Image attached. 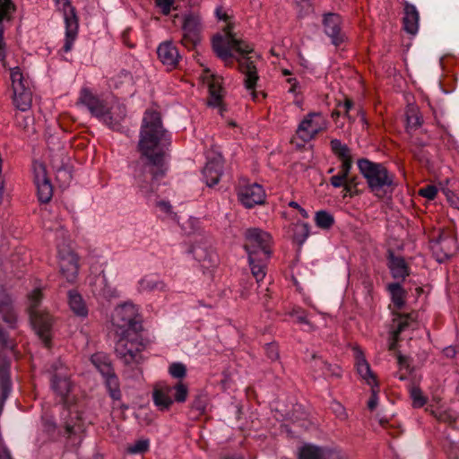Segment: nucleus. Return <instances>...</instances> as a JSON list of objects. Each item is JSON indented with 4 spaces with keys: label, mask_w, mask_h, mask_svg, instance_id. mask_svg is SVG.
<instances>
[{
    "label": "nucleus",
    "mask_w": 459,
    "mask_h": 459,
    "mask_svg": "<svg viewBox=\"0 0 459 459\" xmlns=\"http://www.w3.org/2000/svg\"><path fill=\"white\" fill-rule=\"evenodd\" d=\"M430 249L437 261L442 263L456 253V239L451 233L442 232L437 238L430 241Z\"/></svg>",
    "instance_id": "obj_14"
},
{
    "label": "nucleus",
    "mask_w": 459,
    "mask_h": 459,
    "mask_svg": "<svg viewBox=\"0 0 459 459\" xmlns=\"http://www.w3.org/2000/svg\"><path fill=\"white\" fill-rule=\"evenodd\" d=\"M333 452L315 446H304L299 454V459H332Z\"/></svg>",
    "instance_id": "obj_28"
},
{
    "label": "nucleus",
    "mask_w": 459,
    "mask_h": 459,
    "mask_svg": "<svg viewBox=\"0 0 459 459\" xmlns=\"http://www.w3.org/2000/svg\"><path fill=\"white\" fill-rule=\"evenodd\" d=\"M149 440L147 439H140L135 441L133 445H130L126 451L129 454L135 455V454H143L148 451L149 449Z\"/></svg>",
    "instance_id": "obj_45"
},
{
    "label": "nucleus",
    "mask_w": 459,
    "mask_h": 459,
    "mask_svg": "<svg viewBox=\"0 0 459 459\" xmlns=\"http://www.w3.org/2000/svg\"><path fill=\"white\" fill-rule=\"evenodd\" d=\"M322 23L325 33L331 39L332 43L338 47L346 39V35L342 31V18L338 13H328L323 15Z\"/></svg>",
    "instance_id": "obj_15"
},
{
    "label": "nucleus",
    "mask_w": 459,
    "mask_h": 459,
    "mask_svg": "<svg viewBox=\"0 0 459 459\" xmlns=\"http://www.w3.org/2000/svg\"><path fill=\"white\" fill-rule=\"evenodd\" d=\"M59 266L62 275L69 282L75 281L78 275V258L73 252H59Z\"/></svg>",
    "instance_id": "obj_19"
},
{
    "label": "nucleus",
    "mask_w": 459,
    "mask_h": 459,
    "mask_svg": "<svg viewBox=\"0 0 459 459\" xmlns=\"http://www.w3.org/2000/svg\"><path fill=\"white\" fill-rule=\"evenodd\" d=\"M269 259H261V256L254 257L248 256V262L251 268V272L253 276L255 278L256 281L259 282L262 281L265 274L266 263Z\"/></svg>",
    "instance_id": "obj_32"
},
{
    "label": "nucleus",
    "mask_w": 459,
    "mask_h": 459,
    "mask_svg": "<svg viewBox=\"0 0 459 459\" xmlns=\"http://www.w3.org/2000/svg\"><path fill=\"white\" fill-rule=\"evenodd\" d=\"M353 105H354V104H353V101H352L351 100H350V99H346V100H345V101H344V103L342 104V107H343V108H344L345 116H346L349 119H351V117H350V115H349V112H350V110L352 108Z\"/></svg>",
    "instance_id": "obj_57"
},
{
    "label": "nucleus",
    "mask_w": 459,
    "mask_h": 459,
    "mask_svg": "<svg viewBox=\"0 0 459 459\" xmlns=\"http://www.w3.org/2000/svg\"><path fill=\"white\" fill-rule=\"evenodd\" d=\"M33 172L38 198L41 203H48L53 195V187L47 177L45 166L42 163H34Z\"/></svg>",
    "instance_id": "obj_16"
},
{
    "label": "nucleus",
    "mask_w": 459,
    "mask_h": 459,
    "mask_svg": "<svg viewBox=\"0 0 459 459\" xmlns=\"http://www.w3.org/2000/svg\"><path fill=\"white\" fill-rule=\"evenodd\" d=\"M407 131L411 133L418 129L422 124V117L419 108L415 106H409L406 109Z\"/></svg>",
    "instance_id": "obj_33"
},
{
    "label": "nucleus",
    "mask_w": 459,
    "mask_h": 459,
    "mask_svg": "<svg viewBox=\"0 0 459 459\" xmlns=\"http://www.w3.org/2000/svg\"><path fill=\"white\" fill-rule=\"evenodd\" d=\"M208 87L210 97L208 99L207 104L210 107L218 108L220 114L222 115L224 111V107L222 103L223 89L221 85L220 79L212 75L211 81L208 83Z\"/></svg>",
    "instance_id": "obj_24"
},
{
    "label": "nucleus",
    "mask_w": 459,
    "mask_h": 459,
    "mask_svg": "<svg viewBox=\"0 0 459 459\" xmlns=\"http://www.w3.org/2000/svg\"><path fill=\"white\" fill-rule=\"evenodd\" d=\"M387 289L392 296V301L394 306L401 309L405 304V290L398 282L388 284Z\"/></svg>",
    "instance_id": "obj_36"
},
{
    "label": "nucleus",
    "mask_w": 459,
    "mask_h": 459,
    "mask_svg": "<svg viewBox=\"0 0 459 459\" xmlns=\"http://www.w3.org/2000/svg\"><path fill=\"white\" fill-rule=\"evenodd\" d=\"M324 366H325V374H335L338 376L337 373H335L333 368H332V365L326 363V362H324Z\"/></svg>",
    "instance_id": "obj_61"
},
{
    "label": "nucleus",
    "mask_w": 459,
    "mask_h": 459,
    "mask_svg": "<svg viewBox=\"0 0 459 459\" xmlns=\"http://www.w3.org/2000/svg\"><path fill=\"white\" fill-rule=\"evenodd\" d=\"M358 116L359 117L360 121L362 122V124H364V125L368 124L365 113H364V111L362 109H359L358 110Z\"/></svg>",
    "instance_id": "obj_63"
},
{
    "label": "nucleus",
    "mask_w": 459,
    "mask_h": 459,
    "mask_svg": "<svg viewBox=\"0 0 459 459\" xmlns=\"http://www.w3.org/2000/svg\"><path fill=\"white\" fill-rule=\"evenodd\" d=\"M12 459L6 449H0V459Z\"/></svg>",
    "instance_id": "obj_64"
},
{
    "label": "nucleus",
    "mask_w": 459,
    "mask_h": 459,
    "mask_svg": "<svg viewBox=\"0 0 459 459\" xmlns=\"http://www.w3.org/2000/svg\"><path fill=\"white\" fill-rule=\"evenodd\" d=\"M389 268L394 279L404 280L410 273L407 264L402 257L392 256Z\"/></svg>",
    "instance_id": "obj_31"
},
{
    "label": "nucleus",
    "mask_w": 459,
    "mask_h": 459,
    "mask_svg": "<svg viewBox=\"0 0 459 459\" xmlns=\"http://www.w3.org/2000/svg\"><path fill=\"white\" fill-rule=\"evenodd\" d=\"M188 395V387L183 382L177 383L174 386L158 385L155 386L152 398L154 404L160 411H168L174 402L184 403Z\"/></svg>",
    "instance_id": "obj_8"
},
{
    "label": "nucleus",
    "mask_w": 459,
    "mask_h": 459,
    "mask_svg": "<svg viewBox=\"0 0 459 459\" xmlns=\"http://www.w3.org/2000/svg\"><path fill=\"white\" fill-rule=\"evenodd\" d=\"M11 81L13 91V102L17 109L28 111L32 104V92L30 88V81L25 78L19 67L11 69Z\"/></svg>",
    "instance_id": "obj_10"
},
{
    "label": "nucleus",
    "mask_w": 459,
    "mask_h": 459,
    "mask_svg": "<svg viewBox=\"0 0 459 459\" xmlns=\"http://www.w3.org/2000/svg\"><path fill=\"white\" fill-rule=\"evenodd\" d=\"M326 128L327 121L325 117L319 112H311L299 123L296 134L303 142H309Z\"/></svg>",
    "instance_id": "obj_12"
},
{
    "label": "nucleus",
    "mask_w": 459,
    "mask_h": 459,
    "mask_svg": "<svg viewBox=\"0 0 459 459\" xmlns=\"http://www.w3.org/2000/svg\"><path fill=\"white\" fill-rule=\"evenodd\" d=\"M13 8L11 0H0V62L5 67L6 44L4 39V21L9 19Z\"/></svg>",
    "instance_id": "obj_22"
},
{
    "label": "nucleus",
    "mask_w": 459,
    "mask_h": 459,
    "mask_svg": "<svg viewBox=\"0 0 459 459\" xmlns=\"http://www.w3.org/2000/svg\"><path fill=\"white\" fill-rule=\"evenodd\" d=\"M77 104L86 106L90 112L97 117H102L108 112L104 103L86 87L81 90Z\"/></svg>",
    "instance_id": "obj_18"
},
{
    "label": "nucleus",
    "mask_w": 459,
    "mask_h": 459,
    "mask_svg": "<svg viewBox=\"0 0 459 459\" xmlns=\"http://www.w3.org/2000/svg\"><path fill=\"white\" fill-rule=\"evenodd\" d=\"M226 37L217 35L212 39V48L216 55L223 61L227 62L231 56V50H236L239 56L237 58L238 63L239 70L244 74V85L247 91L251 92V96L254 101L259 100V95L263 99L266 97L264 92H256L255 88L259 79L256 70V61L259 59L250 46L246 41L238 39L231 33L230 27L227 26Z\"/></svg>",
    "instance_id": "obj_2"
},
{
    "label": "nucleus",
    "mask_w": 459,
    "mask_h": 459,
    "mask_svg": "<svg viewBox=\"0 0 459 459\" xmlns=\"http://www.w3.org/2000/svg\"><path fill=\"white\" fill-rule=\"evenodd\" d=\"M315 221L317 227L328 230L333 226L334 219L328 212L318 211L316 213Z\"/></svg>",
    "instance_id": "obj_41"
},
{
    "label": "nucleus",
    "mask_w": 459,
    "mask_h": 459,
    "mask_svg": "<svg viewBox=\"0 0 459 459\" xmlns=\"http://www.w3.org/2000/svg\"><path fill=\"white\" fill-rule=\"evenodd\" d=\"M265 353L268 359L271 360H276L279 359V348L275 343H268L265 345Z\"/></svg>",
    "instance_id": "obj_55"
},
{
    "label": "nucleus",
    "mask_w": 459,
    "mask_h": 459,
    "mask_svg": "<svg viewBox=\"0 0 459 459\" xmlns=\"http://www.w3.org/2000/svg\"><path fill=\"white\" fill-rule=\"evenodd\" d=\"M411 315H398L397 317L394 319V326L395 327L393 332L392 335L394 342L398 341L399 334L405 331L411 321Z\"/></svg>",
    "instance_id": "obj_37"
},
{
    "label": "nucleus",
    "mask_w": 459,
    "mask_h": 459,
    "mask_svg": "<svg viewBox=\"0 0 459 459\" xmlns=\"http://www.w3.org/2000/svg\"><path fill=\"white\" fill-rule=\"evenodd\" d=\"M140 288L142 290H164L166 289V285L163 281H158L157 279L145 277L141 280Z\"/></svg>",
    "instance_id": "obj_42"
},
{
    "label": "nucleus",
    "mask_w": 459,
    "mask_h": 459,
    "mask_svg": "<svg viewBox=\"0 0 459 459\" xmlns=\"http://www.w3.org/2000/svg\"><path fill=\"white\" fill-rule=\"evenodd\" d=\"M342 186L344 187V191H345L344 195H346L347 194L351 195V191H352V181L351 180L348 179L344 183V186Z\"/></svg>",
    "instance_id": "obj_59"
},
{
    "label": "nucleus",
    "mask_w": 459,
    "mask_h": 459,
    "mask_svg": "<svg viewBox=\"0 0 459 459\" xmlns=\"http://www.w3.org/2000/svg\"><path fill=\"white\" fill-rule=\"evenodd\" d=\"M51 389L64 404L69 403V396L74 385L71 381L72 373L69 368L60 359L54 361L49 368Z\"/></svg>",
    "instance_id": "obj_7"
},
{
    "label": "nucleus",
    "mask_w": 459,
    "mask_h": 459,
    "mask_svg": "<svg viewBox=\"0 0 459 459\" xmlns=\"http://www.w3.org/2000/svg\"><path fill=\"white\" fill-rule=\"evenodd\" d=\"M112 325L117 336L140 333L143 325L138 308L132 303L118 306L112 315Z\"/></svg>",
    "instance_id": "obj_5"
},
{
    "label": "nucleus",
    "mask_w": 459,
    "mask_h": 459,
    "mask_svg": "<svg viewBox=\"0 0 459 459\" xmlns=\"http://www.w3.org/2000/svg\"><path fill=\"white\" fill-rule=\"evenodd\" d=\"M81 433H82L81 426H79V425H71L69 423H67L65 425V434L67 435L68 438H73V437H78V441L81 442V440H82Z\"/></svg>",
    "instance_id": "obj_49"
},
{
    "label": "nucleus",
    "mask_w": 459,
    "mask_h": 459,
    "mask_svg": "<svg viewBox=\"0 0 459 459\" xmlns=\"http://www.w3.org/2000/svg\"><path fill=\"white\" fill-rule=\"evenodd\" d=\"M10 364L8 361H3L0 363V401L1 405L8 397L11 391V382L9 377Z\"/></svg>",
    "instance_id": "obj_29"
},
{
    "label": "nucleus",
    "mask_w": 459,
    "mask_h": 459,
    "mask_svg": "<svg viewBox=\"0 0 459 459\" xmlns=\"http://www.w3.org/2000/svg\"><path fill=\"white\" fill-rule=\"evenodd\" d=\"M330 145L332 152L342 161V164H348L351 167L352 160L350 148L338 139H333Z\"/></svg>",
    "instance_id": "obj_30"
},
{
    "label": "nucleus",
    "mask_w": 459,
    "mask_h": 459,
    "mask_svg": "<svg viewBox=\"0 0 459 459\" xmlns=\"http://www.w3.org/2000/svg\"><path fill=\"white\" fill-rule=\"evenodd\" d=\"M157 207L161 212H163L164 213H166L169 216H171V217H175L176 216V214H174L173 212H172V206L169 204V202L159 201V202H157Z\"/></svg>",
    "instance_id": "obj_56"
},
{
    "label": "nucleus",
    "mask_w": 459,
    "mask_h": 459,
    "mask_svg": "<svg viewBox=\"0 0 459 459\" xmlns=\"http://www.w3.org/2000/svg\"><path fill=\"white\" fill-rule=\"evenodd\" d=\"M69 306L73 312L80 316H86L88 309L81 295L74 291H69Z\"/></svg>",
    "instance_id": "obj_34"
},
{
    "label": "nucleus",
    "mask_w": 459,
    "mask_h": 459,
    "mask_svg": "<svg viewBox=\"0 0 459 459\" xmlns=\"http://www.w3.org/2000/svg\"><path fill=\"white\" fill-rule=\"evenodd\" d=\"M351 169V167L348 164H342L338 174L330 178L331 185L334 187H341L344 186V183L348 180V175Z\"/></svg>",
    "instance_id": "obj_39"
},
{
    "label": "nucleus",
    "mask_w": 459,
    "mask_h": 459,
    "mask_svg": "<svg viewBox=\"0 0 459 459\" xmlns=\"http://www.w3.org/2000/svg\"><path fill=\"white\" fill-rule=\"evenodd\" d=\"M244 248L248 256H261V259H269L272 255L271 235L258 228L247 230L245 233Z\"/></svg>",
    "instance_id": "obj_9"
},
{
    "label": "nucleus",
    "mask_w": 459,
    "mask_h": 459,
    "mask_svg": "<svg viewBox=\"0 0 459 459\" xmlns=\"http://www.w3.org/2000/svg\"><path fill=\"white\" fill-rule=\"evenodd\" d=\"M238 196L239 202L246 208L250 209L255 205L263 204L265 201L266 195L261 185L254 183L240 187L238 192Z\"/></svg>",
    "instance_id": "obj_17"
},
{
    "label": "nucleus",
    "mask_w": 459,
    "mask_h": 459,
    "mask_svg": "<svg viewBox=\"0 0 459 459\" xmlns=\"http://www.w3.org/2000/svg\"><path fill=\"white\" fill-rule=\"evenodd\" d=\"M403 29L411 35H415L418 31L419 13L412 4H407L404 7Z\"/></svg>",
    "instance_id": "obj_27"
},
{
    "label": "nucleus",
    "mask_w": 459,
    "mask_h": 459,
    "mask_svg": "<svg viewBox=\"0 0 459 459\" xmlns=\"http://www.w3.org/2000/svg\"><path fill=\"white\" fill-rule=\"evenodd\" d=\"M15 120L17 125L22 127L25 131H29L30 126L33 121V118L30 116H24L22 114H16Z\"/></svg>",
    "instance_id": "obj_50"
},
{
    "label": "nucleus",
    "mask_w": 459,
    "mask_h": 459,
    "mask_svg": "<svg viewBox=\"0 0 459 459\" xmlns=\"http://www.w3.org/2000/svg\"><path fill=\"white\" fill-rule=\"evenodd\" d=\"M216 16L222 21H228L229 15L222 7H217L215 11Z\"/></svg>",
    "instance_id": "obj_58"
},
{
    "label": "nucleus",
    "mask_w": 459,
    "mask_h": 459,
    "mask_svg": "<svg viewBox=\"0 0 459 459\" xmlns=\"http://www.w3.org/2000/svg\"><path fill=\"white\" fill-rule=\"evenodd\" d=\"M104 377L106 379V385L108 389L110 396L114 400H119L121 397L119 383H118V378L115 375L114 371L111 372L109 375L104 376Z\"/></svg>",
    "instance_id": "obj_38"
},
{
    "label": "nucleus",
    "mask_w": 459,
    "mask_h": 459,
    "mask_svg": "<svg viewBox=\"0 0 459 459\" xmlns=\"http://www.w3.org/2000/svg\"><path fill=\"white\" fill-rule=\"evenodd\" d=\"M358 167L368 187L376 195L382 196L384 189L394 185V175L390 174L383 164L360 159L358 160Z\"/></svg>",
    "instance_id": "obj_3"
},
{
    "label": "nucleus",
    "mask_w": 459,
    "mask_h": 459,
    "mask_svg": "<svg viewBox=\"0 0 459 459\" xmlns=\"http://www.w3.org/2000/svg\"><path fill=\"white\" fill-rule=\"evenodd\" d=\"M181 43L188 49L195 48L201 41L202 22L198 14L189 13L183 17Z\"/></svg>",
    "instance_id": "obj_13"
},
{
    "label": "nucleus",
    "mask_w": 459,
    "mask_h": 459,
    "mask_svg": "<svg viewBox=\"0 0 459 459\" xmlns=\"http://www.w3.org/2000/svg\"><path fill=\"white\" fill-rule=\"evenodd\" d=\"M175 0H155L156 5L160 9L164 15L170 13L171 7L173 6Z\"/></svg>",
    "instance_id": "obj_54"
},
{
    "label": "nucleus",
    "mask_w": 459,
    "mask_h": 459,
    "mask_svg": "<svg viewBox=\"0 0 459 459\" xmlns=\"http://www.w3.org/2000/svg\"><path fill=\"white\" fill-rule=\"evenodd\" d=\"M0 315L10 328L15 327L17 321L16 313L14 312L12 299L3 286H0Z\"/></svg>",
    "instance_id": "obj_20"
},
{
    "label": "nucleus",
    "mask_w": 459,
    "mask_h": 459,
    "mask_svg": "<svg viewBox=\"0 0 459 459\" xmlns=\"http://www.w3.org/2000/svg\"><path fill=\"white\" fill-rule=\"evenodd\" d=\"M117 337L115 352L126 365H138L143 361V351L146 349V343L140 333Z\"/></svg>",
    "instance_id": "obj_6"
},
{
    "label": "nucleus",
    "mask_w": 459,
    "mask_h": 459,
    "mask_svg": "<svg viewBox=\"0 0 459 459\" xmlns=\"http://www.w3.org/2000/svg\"><path fill=\"white\" fill-rule=\"evenodd\" d=\"M436 418L442 422L454 424L456 421V417L451 411H442L436 414Z\"/></svg>",
    "instance_id": "obj_51"
},
{
    "label": "nucleus",
    "mask_w": 459,
    "mask_h": 459,
    "mask_svg": "<svg viewBox=\"0 0 459 459\" xmlns=\"http://www.w3.org/2000/svg\"><path fill=\"white\" fill-rule=\"evenodd\" d=\"M379 392L378 384L371 385V396L368 402V408L374 411L377 406V394Z\"/></svg>",
    "instance_id": "obj_53"
},
{
    "label": "nucleus",
    "mask_w": 459,
    "mask_h": 459,
    "mask_svg": "<svg viewBox=\"0 0 459 459\" xmlns=\"http://www.w3.org/2000/svg\"><path fill=\"white\" fill-rule=\"evenodd\" d=\"M157 54L162 64L170 68L176 67L180 58L178 48L171 42L161 43Z\"/></svg>",
    "instance_id": "obj_21"
},
{
    "label": "nucleus",
    "mask_w": 459,
    "mask_h": 459,
    "mask_svg": "<svg viewBox=\"0 0 459 459\" xmlns=\"http://www.w3.org/2000/svg\"><path fill=\"white\" fill-rule=\"evenodd\" d=\"M412 406L414 408H421L427 403V398L423 395L422 391L418 386H412L410 390Z\"/></svg>",
    "instance_id": "obj_44"
},
{
    "label": "nucleus",
    "mask_w": 459,
    "mask_h": 459,
    "mask_svg": "<svg viewBox=\"0 0 459 459\" xmlns=\"http://www.w3.org/2000/svg\"><path fill=\"white\" fill-rule=\"evenodd\" d=\"M55 3L64 13L65 23V42L63 47V50L65 52H69L72 49L73 44L78 34L79 22L76 11L72 5L70 0H55Z\"/></svg>",
    "instance_id": "obj_11"
},
{
    "label": "nucleus",
    "mask_w": 459,
    "mask_h": 459,
    "mask_svg": "<svg viewBox=\"0 0 459 459\" xmlns=\"http://www.w3.org/2000/svg\"><path fill=\"white\" fill-rule=\"evenodd\" d=\"M309 235V226L305 222L295 224L293 238L299 244H303Z\"/></svg>",
    "instance_id": "obj_43"
},
{
    "label": "nucleus",
    "mask_w": 459,
    "mask_h": 459,
    "mask_svg": "<svg viewBox=\"0 0 459 459\" xmlns=\"http://www.w3.org/2000/svg\"><path fill=\"white\" fill-rule=\"evenodd\" d=\"M195 258L202 264L205 269L215 267L218 264V255L210 247L195 246L192 249Z\"/></svg>",
    "instance_id": "obj_23"
},
{
    "label": "nucleus",
    "mask_w": 459,
    "mask_h": 459,
    "mask_svg": "<svg viewBox=\"0 0 459 459\" xmlns=\"http://www.w3.org/2000/svg\"><path fill=\"white\" fill-rule=\"evenodd\" d=\"M169 373L174 378L182 379L186 375V368L183 363L174 362L169 366Z\"/></svg>",
    "instance_id": "obj_46"
},
{
    "label": "nucleus",
    "mask_w": 459,
    "mask_h": 459,
    "mask_svg": "<svg viewBox=\"0 0 459 459\" xmlns=\"http://www.w3.org/2000/svg\"><path fill=\"white\" fill-rule=\"evenodd\" d=\"M437 194V189L435 186H426L419 190V195L429 199L433 200L435 199L436 195Z\"/></svg>",
    "instance_id": "obj_52"
},
{
    "label": "nucleus",
    "mask_w": 459,
    "mask_h": 459,
    "mask_svg": "<svg viewBox=\"0 0 459 459\" xmlns=\"http://www.w3.org/2000/svg\"><path fill=\"white\" fill-rule=\"evenodd\" d=\"M29 313L30 323L39 337L42 340L46 346L49 345L51 337L52 316L39 308L42 299V291L40 289H35L29 296Z\"/></svg>",
    "instance_id": "obj_4"
},
{
    "label": "nucleus",
    "mask_w": 459,
    "mask_h": 459,
    "mask_svg": "<svg viewBox=\"0 0 459 459\" xmlns=\"http://www.w3.org/2000/svg\"><path fill=\"white\" fill-rule=\"evenodd\" d=\"M331 410L335 414V416L341 420H345L348 418V414L346 412L345 408L339 402L333 401L331 403Z\"/></svg>",
    "instance_id": "obj_47"
},
{
    "label": "nucleus",
    "mask_w": 459,
    "mask_h": 459,
    "mask_svg": "<svg viewBox=\"0 0 459 459\" xmlns=\"http://www.w3.org/2000/svg\"><path fill=\"white\" fill-rule=\"evenodd\" d=\"M56 169V178L60 183V186H67L72 179L70 171L64 166L63 162L59 165L52 164Z\"/></svg>",
    "instance_id": "obj_40"
},
{
    "label": "nucleus",
    "mask_w": 459,
    "mask_h": 459,
    "mask_svg": "<svg viewBox=\"0 0 459 459\" xmlns=\"http://www.w3.org/2000/svg\"><path fill=\"white\" fill-rule=\"evenodd\" d=\"M165 142L166 131L160 113L146 111L138 143L141 156L134 169L136 185L145 195L152 193L159 185L158 181L165 175Z\"/></svg>",
    "instance_id": "obj_1"
},
{
    "label": "nucleus",
    "mask_w": 459,
    "mask_h": 459,
    "mask_svg": "<svg viewBox=\"0 0 459 459\" xmlns=\"http://www.w3.org/2000/svg\"><path fill=\"white\" fill-rule=\"evenodd\" d=\"M91 360L103 377L114 371L108 358L103 353L93 354Z\"/></svg>",
    "instance_id": "obj_35"
},
{
    "label": "nucleus",
    "mask_w": 459,
    "mask_h": 459,
    "mask_svg": "<svg viewBox=\"0 0 459 459\" xmlns=\"http://www.w3.org/2000/svg\"><path fill=\"white\" fill-rule=\"evenodd\" d=\"M207 400L206 396L204 394H198L195 396L193 403H192V409L196 410L200 413L204 412L206 409Z\"/></svg>",
    "instance_id": "obj_48"
},
{
    "label": "nucleus",
    "mask_w": 459,
    "mask_h": 459,
    "mask_svg": "<svg viewBox=\"0 0 459 459\" xmlns=\"http://www.w3.org/2000/svg\"><path fill=\"white\" fill-rule=\"evenodd\" d=\"M222 164L219 160L208 161L203 169V176L208 186L216 185L221 178Z\"/></svg>",
    "instance_id": "obj_25"
},
{
    "label": "nucleus",
    "mask_w": 459,
    "mask_h": 459,
    "mask_svg": "<svg viewBox=\"0 0 459 459\" xmlns=\"http://www.w3.org/2000/svg\"><path fill=\"white\" fill-rule=\"evenodd\" d=\"M356 368L359 375L370 385L377 384L376 376L371 371L370 366L366 360L361 351H356Z\"/></svg>",
    "instance_id": "obj_26"
},
{
    "label": "nucleus",
    "mask_w": 459,
    "mask_h": 459,
    "mask_svg": "<svg viewBox=\"0 0 459 459\" xmlns=\"http://www.w3.org/2000/svg\"><path fill=\"white\" fill-rule=\"evenodd\" d=\"M118 76L122 77V78H124V79H126L127 81H131V79H132L131 74L129 72H127V71H125V70L122 71Z\"/></svg>",
    "instance_id": "obj_62"
},
{
    "label": "nucleus",
    "mask_w": 459,
    "mask_h": 459,
    "mask_svg": "<svg viewBox=\"0 0 459 459\" xmlns=\"http://www.w3.org/2000/svg\"><path fill=\"white\" fill-rule=\"evenodd\" d=\"M444 352H445L446 356H447V357H454L455 354V351L452 347L446 348L444 350Z\"/></svg>",
    "instance_id": "obj_60"
}]
</instances>
